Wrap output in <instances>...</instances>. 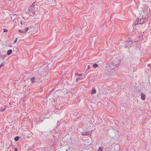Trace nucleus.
Wrapping results in <instances>:
<instances>
[{"instance_id":"nucleus-17","label":"nucleus","mask_w":151,"mask_h":151,"mask_svg":"<svg viewBox=\"0 0 151 151\" xmlns=\"http://www.w3.org/2000/svg\"><path fill=\"white\" fill-rule=\"evenodd\" d=\"M17 38H16V40H14V43H16L17 42Z\"/></svg>"},{"instance_id":"nucleus-21","label":"nucleus","mask_w":151,"mask_h":151,"mask_svg":"<svg viewBox=\"0 0 151 151\" xmlns=\"http://www.w3.org/2000/svg\"><path fill=\"white\" fill-rule=\"evenodd\" d=\"M20 23L22 24V22H21Z\"/></svg>"},{"instance_id":"nucleus-14","label":"nucleus","mask_w":151,"mask_h":151,"mask_svg":"<svg viewBox=\"0 0 151 151\" xmlns=\"http://www.w3.org/2000/svg\"><path fill=\"white\" fill-rule=\"evenodd\" d=\"M3 31H4V32H8V30L5 29H3Z\"/></svg>"},{"instance_id":"nucleus-7","label":"nucleus","mask_w":151,"mask_h":151,"mask_svg":"<svg viewBox=\"0 0 151 151\" xmlns=\"http://www.w3.org/2000/svg\"><path fill=\"white\" fill-rule=\"evenodd\" d=\"M12 50H9L7 51V54L8 55H9L12 53Z\"/></svg>"},{"instance_id":"nucleus-5","label":"nucleus","mask_w":151,"mask_h":151,"mask_svg":"<svg viewBox=\"0 0 151 151\" xmlns=\"http://www.w3.org/2000/svg\"><path fill=\"white\" fill-rule=\"evenodd\" d=\"M126 44L128 47H132V41L129 40H128L126 42Z\"/></svg>"},{"instance_id":"nucleus-16","label":"nucleus","mask_w":151,"mask_h":151,"mask_svg":"<svg viewBox=\"0 0 151 151\" xmlns=\"http://www.w3.org/2000/svg\"><path fill=\"white\" fill-rule=\"evenodd\" d=\"M82 75V73H78V76H81Z\"/></svg>"},{"instance_id":"nucleus-20","label":"nucleus","mask_w":151,"mask_h":151,"mask_svg":"<svg viewBox=\"0 0 151 151\" xmlns=\"http://www.w3.org/2000/svg\"><path fill=\"white\" fill-rule=\"evenodd\" d=\"M88 69H89L90 68V65H88Z\"/></svg>"},{"instance_id":"nucleus-3","label":"nucleus","mask_w":151,"mask_h":151,"mask_svg":"<svg viewBox=\"0 0 151 151\" xmlns=\"http://www.w3.org/2000/svg\"><path fill=\"white\" fill-rule=\"evenodd\" d=\"M6 52L2 51L0 53V57L2 59H4L6 56Z\"/></svg>"},{"instance_id":"nucleus-6","label":"nucleus","mask_w":151,"mask_h":151,"mask_svg":"<svg viewBox=\"0 0 151 151\" xmlns=\"http://www.w3.org/2000/svg\"><path fill=\"white\" fill-rule=\"evenodd\" d=\"M141 98L142 99L144 100L145 98V95L143 93H142L141 94Z\"/></svg>"},{"instance_id":"nucleus-1","label":"nucleus","mask_w":151,"mask_h":151,"mask_svg":"<svg viewBox=\"0 0 151 151\" xmlns=\"http://www.w3.org/2000/svg\"><path fill=\"white\" fill-rule=\"evenodd\" d=\"M144 12L141 11L139 12V14L137 20L135 21V23L138 24H143L145 21V19L144 17Z\"/></svg>"},{"instance_id":"nucleus-19","label":"nucleus","mask_w":151,"mask_h":151,"mask_svg":"<svg viewBox=\"0 0 151 151\" xmlns=\"http://www.w3.org/2000/svg\"><path fill=\"white\" fill-rule=\"evenodd\" d=\"M14 151H17V148H15V150Z\"/></svg>"},{"instance_id":"nucleus-10","label":"nucleus","mask_w":151,"mask_h":151,"mask_svg":"<svg viewBox=\"0 0 151 151\" xmlns=\"http://www.w3.org/2000/svg\"><path fill=\"white\" fill-rule=\"evenodd\" d=\"M19 139V136H17L16 137H15L14 139V140L15 141H17Z\"/></svg>"},{"instance_id":"nucleus-8","label":"nucleus","mask_w":151,"mask_h":151,"mask_svg":"<svg viewBox=\"0 0 151 151\" xmlns=\"http://www.w3.org/2000/svg\"><path fill=\"white\" fill-rule=\"evenodd\" d=\"M18 31L20 33H25V30H23L22 29H19Z\"/></svg>"},{"instance_id":"nucleus-2","label":"nucleus","mask_w":151,"mask_h":151,"mask_svg":"<svg viewBox=\"0 0 151 151\" xmlns=\"http://www.w3.org/2000/svg\"><path fill=\"white\" fill-rule=\"evenodd\" d=\"M35 6V3H33L29 7L28 9L29 12H32L33 15H35L36 14V12L34 10Z\"/></svg>"},{"instance_id":"nucleus-22","label":"nucleus","mask_w":151,"mask_h":151,"mask_svg":"<svg viewBox=\"0 0 151 151\" xmlns=\"http://www.w3.org/2000/svg\"><path fill=\"white\" fill-rule=\"evenodd\" d=\"M76 81H78V78H77V79H76Z\"/></svg>"},{"instance_id":"nucleus-12","label":"nucleus","mask_w":151,"mask_h":151,"mask_svg":"<svg viewBox=\"0 0 151 151\" xmlns=\"http://www.w3.org/2000/svg\"><path fill=\"white\" fill-rule=\"evenodd\" d=\"M98 65L96 63L94 64L93 65V66L95 68H97L98 67Z\"/></svg>"},{"instance_id":"nucleus-11","label":"nucleus","mask_w":151,"mask_h":151,"mask_svg":"<svg viewBox=\"0 0 151 151\" xmlns=\"http://www.w3.org/2000/svg\"><path fill=\"white\" fill-rule=\"evenodd\" d=\"M31 80L32 83L34 82L35 81V78L34 77L32 78L31 79Z\"/></svg>"},{"instance_id":"nucleus-4","label":"nucleus","mask_w":151,"mask_h":151,"mask_svg":"<svg viewBox=\"0 0 151 151\" xmlns=\"http://www.w3.org/2000/svg\"><path fill=\"white\" fill-rule=\"evenodd\" d=\"M25 33L27 32L28 33H29L32 32V27L31 26H29L26 27L24 30Z\"/></svg>"},{"instance_id":"nucleus-9","label":"nucleus","mask_w":151,"mask_h":151,"mask_svg":"<svg viewBox=\"0 0 151 151\" xmlns=\"http://www.w3.org/2000/svg\"><path fill=\"white\" fill-rule=\"evenodd\" d=\"M96 92V90L95 89H93L91 92V94H94Z\"/></svg>"},{"instance_id":"nucleus-23","label":"nucleus","mask_w":151,"mask_h":151,"mask_svg":"<svg viewBox=\"0 0 151 151\" xmlns=\"http://www.w3.org/2000/svg\"><path fill=\"white\" fill-rule=\"evenodd\" d=\"M66 151H67V150Z\"/></svg>"},{"instance_id":"nucleus-18","label":"nucleus","mask_w":151,"mask_h":151,"mask_svg":"<svg viewBox=\"0 0 151 151\" xmlns=\"http://www.w3.org/2000/svg\"><path fill=\"white\" fill-rule=\"evenodd\" d=\"M5 109H6V108H5L3 110H2L1 111H4L5 110Z\"/></svg>"},{"instance_id":"nucleus-13","label":"nucleus","mask_w":151,"mask_h":151,"mask_svg":"<svg viewBox=\"0 0 151 151\" xmlns=\"http://www.w3.org/2000/svg\"><path fill=\"white\" fill-rule=\"evenodd\" d=\"M103 147H99L98 151H102Z\"/></svg>"},{"instance_id":"nucleus-15","label":"nucleus","mask_w":151,"mask_h":151,"mask_svg":"<svg viewBox=\"0 0 151 151\" xmlns=\"http://www.w3.org/2000/svg\"><path fill=\"white\" fill-rule=\"evenodd\" d=\"M4 62L2 63L0 66V68L1 67V66H4Z\"/></svg>"}]
</instances>
